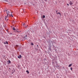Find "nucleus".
<instances>
[{
	"label": "nucleus",
	"instance_id": "9",
	"mask_svg": "<svg viewBox=\"0 0 78 78\" xmlns=\"http://www.w3.org/2000/svg\"><path fill=\"white\" fill-rule=\"evenodd\" d=\"M25 23H24L23 24V27H25Z\"/></svg>",
	"mask_w": 78,
	"mask_h": 78
},
{
	"label": "nucleus",
	"instance_id": "20",
	"mask_svg": "<svg viewBox=\"0 0 78 78\" xmlns=\"http://www.w3.org/2000/svg\"><path fill=\"white\" fill-rule=\"evenodd\" d=\"M37 47H38V45H37Z\"/></svg>",
	"mask_w": 78,
	"mask_h": 78
},
{
	"label": "nucleus",
	"instance_id": "18",
	"mask_svg": "<svg viewBox=\"0 0 78 78\" xmlns=\"http://www.w3.org/2000/svg\"><path fill=\"white\" fill-rule=\"evenodd\" d=\"M25 28H27V26H26Z\"/></svg>",
	"mask_w": 78,
	"mask_h": 78
},
{
	"label": "nucleus",
	"instance_id": "16",
	"mask_svg": "<svg viewBox=\"0 0 78 78\" xmlns=\"http://www.w3.org/2000/svg\"><path fill=\"white\" fill-rule=\"evenodd\" d=\"M67 5H68V6H69V4H67Z\"/></svg>",
	"mask_w": 78,
	"mask_h": 78
},
{
	"label": "nucleus",
	"instance_id": "13",
	"mask_svg": "<svg viewBox=\"0 0 78 78\" xmlns=\"http://www.w3.org/2000/svg\"><path fill=\"white\" fill-rule=\"evenodd\" d=\"M70 69L71 70H73V69H72V67H71L70 68Z\"/></svg>",
	"mask_w": 78,
	"mask_h": 78
},
{
	"label": "nucleus",
	"instance_id": "23",
	"mask_svg": "<svg viewBox=\"0 0 78 78\" xmlns=\"http://www.w3.org/2000/svg\"><path fill=\"white\" fill-rule=\"evenodd\" d=\"M8 20V19H7V20Z\"/></svg>",
	"mask_w": 78,
	"mask_h": 78
},
{
	"label": "nucleus",
	"instance_id": "24",
	"mask_svg": "<svg viewBox=\"0 0 78 78\" xmlns=\"http://www.w3.org/2000/svg\"><path fill=\"white\" fill-rule=\"evenodd\" d=\"M58 77V78H59V77Z\"/></svg>",
	"mask_w": 78,
	"mask_h": 78
},
{
	"label": "nucleus",
	"instance_id": "1",
	"mask_svg": "<svg viewBox=\"0 0 78 78\" xmlns=\"http://www.w3.org/2000/svg\"><path fill=\"white\" fill-rule=\"evenodd\" d=\"M6 13L7 15L9 16H11L12 12L11 11V10H6Z\"/></svg>",
	"mask_w": 78,
	"mask_h": 78
},
{
	"label": "nucleus",
	"instance_id": "8",
	"mask_svg": "<svg viewBox=\"0 0 78 78\" xmlns=\"http://www.w3.org/2000/svg\"><path fill=\"white\" fill-rule=\"evenodd\" d=\"M10 16L12 17H13V16H12V13L11 14Z\"/></svg>",
	"mask_w": 78,
	"mask_h": 78
},
{
	"label": "nucleus",
	"instance_id": "12",
	"mask_svg": "<svg viewBox=\"0 0 78 78\" xmlns=\"http://www.w3.org/2000/svg\"><path fill=\"white\" fill-rule=\"evenodd\" d=\"M6 44H9V43H8V41H6Z\"/></svg>",
	"mask_w": 78,
	"mask_h": 78
},
{
	"label": "nucleus",
	"instance_id": "2",
	"mask_svg": "<svg viewBox=\"0 0 78 78\" xmlns=\"http://www.w3.org/2000/svg\"><path fill=\"white\" fill-rule=\"evenodd\" d=\"M9 17H10L9 15H7V16H6L5 17V20H6V19H7L6 18H8Z\"/></svg>",
	"mask_w": 78,
	"mask_h": 78
},
{
	"label": "nucleus",
	"instance_id": "10",
	"mask_svg": "<svg viewBox=\"0 0 78 78\" xmlns=\"http://www.w3.org/2000/svg\"><path fill=\"white\" fill-rule=\"evenodd\" d=\"M26 72H27V73H29V71H28V70H27L26 71Z\"/></svg>",
	"mask_w": 78,
	"mask_h": 78
},
{
	"label": "nucleus",
	"instance_id": "15",
	"mask_svg": "<svg viewBox=\"0 0 78 78\" xmlns=\"http://www.w3.org/2000/svg\"><path fill=\"white\" fill-rule=\"evenodd\" d=\"M13 30H16V29L14 28H13Z\"/></svg>",
	"mask_w": 78,
	"mask_h": 78
},
{
	"label": "nucleus",
	"instance_id": "21",
	"mask_svg": "<svg viewBox=\"0 0 78 78\" xmlns=\"http://www.w3.org/2000/svg\"><path fill=\"white\" fill-rule=\"evenodd\" d=\"M23 11H24V10L23 9Z\"/></svg>",
	"mask_w": 78,
	"mask_h": 78
},
{
	"label": "nucleus",
	"instance_id": "11",
	"mask_svg": "<svg viewBox=\"0 0 78 78\" xmlns=\"http://www.w3.org/2000/svg\"><path fill=\"white\" fill-rule=\"evenodd\" d=\"M45 15H43V18H45Z\"/></svg>",
	"mask_w": 78,
	"mask_h": 78
},
{
	"label": "nucleus",
	"instance_id": "19",
	"mask_svg": "<svg viewBox=\"0 0 78 78\" xmlns=\"http://www.w3.org/2000/svg\"><path fill=\"white\" fill-rule=\"evenodd\" d=\"M16 47H17V46H18V45H16Z\"/></svg>",
	"mask_w": 78,
	"mask_h": 78
},
{
	"label": "nucleus",
	"instance_id": "17",
	"mask_svg": "<svg viewBox=\"0 0 78 78\" xmlns=\"http://www.w3.org/2000/svg\"><path fill=\"white\" fill-rule=\"evenodd\" d=\"M4 44H6V43L4 42Z\"/></svg>",
	"mask_w": 78,
	"mask_h": 78
},
{
	"label": "nucleus",
	"instance_id": "22",
	"mask_svg": "<svg viewBox=\"0 0 78 78\" xmlns=\"http://www.w3.org/2000/svg\"><path fill=\"white\" fill-rule=\"evenodd\" d=\"M26 37L27 36L26 35Z\"/></svg>",
	"mask_w": 78,
	"mask_h": 78
},
{
	"label": "nucleus",
	"instance_id": "6",
	"mask_svg": "<svg viewBox=\"0 0 78 78\" xmlns=\"http://www.w3.org/2000/svg\"><path fill=\"white\" fill-rule=\"evenodd\" d=\"M72 64H70V65H69V67H71L72 66Z\"/></svg>",
	"mask_w": 78,
	"mask_h": 78
},
{
	"label": "nucleus",
	"instance_id": "3",
	"mask_svg": "<svg viewBox=\"0 0 78 78\" xmlns=\"http://www.w3.org/2000/svg\"><path fill=\"white\" fill-rule=\"evenodd\" d=\"M57 11L56 10V14H59V15L60 16H61V13H60V12H57Z\"/></svg>",
	"mask_w": 78,
	"mask_h": 78
},
{
	"label": "nucleus",
	"instance_id": "4",
	"mask_svg": "<svg viewBox=\"0 0 78 78\" xmlns=\"http://www.w3.org/2000/svg\"><path fill=\"white\" fill-rule=\"evenodd\" d=\"M18 58H19V59H20V58H22V56L21 55H20L19 56H18Z\"/></svg>",
	"mask_w": 78,
	"mask_h": 78
},
{
	"label": "nucleus",
	"instance_id": "7",
	"mask_svg": "<svg viewBox=\"0 0 78 78\" xmlns=\"http://www.w3.org/2000/svg\"><path fill=\"white\" fill-rule=\"evenodd\" d=\"M31 45H34V44L32 42L31 43Z\"/></svg>",
	"mask_w": 78,
	"mask_h": 78
},
{
	"label": "nucleus",
	"instance_id": "5",
	"mask_svg": "<svg viewBox=\"0 0 78 78\" xmlns=\"http://www.w3.org/2000/svg\"><path fill=\"white\" fill-rule=\"evenodd\" d=\"M69 4H70V5H73V3H72V2L70 1Z\"/></svg>",
	"mask_w": 78,
	"mask_h": 78
},
{
	"label": "nucleus",
	"instance_id": "14",
	"mask_svg": "<svg viewBox=\"0 0 78 78\" xmlns=\"http://www.w3.org/2000/svg\"><path fill=\"white\" fill-rule=\"evenodd\" d=\"M9 63H11V61H9Z\"/></svg>",
	"mask_w": 78,
	"mask_h": 78
}]
</instances>
